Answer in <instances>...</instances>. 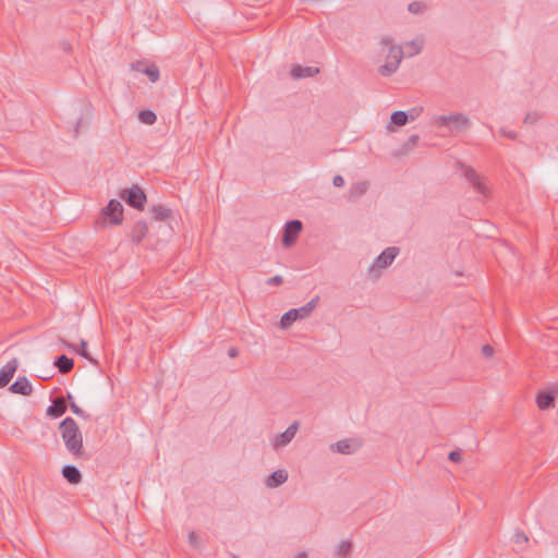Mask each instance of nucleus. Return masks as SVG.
Here are the masks:
<instances>
[{
  "instance_id": "35",
  "label": "nucleus",
  "mask_w": 558,
  "mask_h": 558,
  "mask_svg": "<svg viewBox=\"0 0 558 558\" xmlns=\"http://www.w3.org/2000/svg\"><path fill=\"white\" fill-rule=\"evenodd\" d=\"M482 354L487 359L492 357L494 354V348L490 344H484L482 347Z\"/></svg>"
},
{
  "instance_id": "4",
  "label": "nucleus",
  "mask_w": 558,
  "mask_h": 558,
  "mask_svg": "<svg viewBox=\"0 0 558 558\" xmlns=\"http://www.w3.org/2000/svg\"><path fill=\"white\" fill-rule=\"evenodd\" d=\"M433 122L435 125H437L439 128L447 126V128H450L451 130L453 129L456 131L468 130L471 124L470 119L465 114L460 113V112L436 116V117H434Z\"/></svg>"
},
{
  "instance_id": "12",
  "label": "nucleus",
  "mask_w": 558,
  "mask_h": 558,
  "mask_svg": "<svg viewBox=\"0 0 558 558\" xmlns=\"http://www.w3.org/2000/svg\"><path fill=\"white\" fill-rule=\"evenodd\" d=\"M464 177L472 184V186L474 187V190L477 193L483 194V195L487 194V187L481 181L480 175L473 168L468 167L465 169Z\"/></svg>"
},
{
  "instance_id": "40",
  "label": "nucleus",
  "mask_w": 558,
  "mask_h": 558,
  "mask_svg": "<svg viewBox=\"0 0 558 558\" xmlns=\"http://www.w3.org/2000/svg\"><path fill=\"white\" fill-rule=\"evenodd\" d=\"M332 184L336 186V187H341L344 185V179L342 175L340 174H337L333 177L332 179Z\"/></svg>"
},
{
  "instance_id": "36",
  "label": "nucleus",
  "mask_w": 558,
  "mask_h": 558,
  "mask_svg": "<svg viewBox=\"0 0 558 558\" xmlns=\"http://www.w3.org/2000/svg\"><path fill=\"white\" fill-rule=\"evenodd\" d=\"M379 45L385 48V47H391L393 46L392 45V38L390 36H381L380 39H379Z\"/></svg>"
},
{
  "instance_id": "3",
  "label": "nucleus",
  "mask_w": 558,
  "mask_h": 558,
  "mask_svg": "<svg viewBox=\"0 0 558 558\" xmlns=\"http://www.w3.org/2000/svg\"><path fill=\"white\" fill-rule=\"evenodd\" d=\"M318 300H319V296L316 295L310 302H307L305 305H303L299 308H292V310L286 312L280 319V326L282 328H288L294 322L308 317L311 315V313L317 306Z\"/></svg>"
},
{
  "instance_id": "23",
  "label": "nucleus",
  "mask_w": 558,
  "mask_h": 558,
  "mask_svg": "<svg viewBox=\"0 0 558 558\" xmlns=\"http://www.w3.org/2000/svg\"><path fill=\"white\" fill-rule=\"evenodd\" d=\"M424 41L422 39H413L410 41H407L404 44V47L408 49L405 52L408 57H413L415 54H418L423 49Z\"/></svg>"
},
{
  "instance_id": "18",
  "label": "nucleus",
  "mask_w": 558,
  "mask_h": 558,
  "mask_svg": "<svg viewBox=\"0 0 558 558\" xmlns=\"http://www.w3.org/2000/svg\"><path fill=\"white\" fill-rule=\"evenodd\" d=\"M536 403L541 410H549L555 407V396L550 391H541L536 397Z\"/></svg>"
},
{
  "instance_id": "34",
  "label": "nucleus",
  "mask_w": 558,
  "mask_h": 558,
  "mask_svg": "<svg viewBox=\"0 0 558 558\" xmlns=\"http://www.w3.org/2000/svg\"><path fill=\"white\" fill-rule=\"evenodd\" d=\"M187 542H189V543H190V545H192L193 547H198L199 537H198V535L196 534V532L191 531V532L189 533Z\"/></svg>"
},
{
  "instance_id": "6",
  "label": "nucleus",
  "mask_w": 558,
  "mask_h": 558,
  "mask_svg": "<svg viewBox=\"0 0 558 558\" xmlns=\"http://www.w3.org/2000/svg\"><path fill=\"white\" fill-rule=\"evenodd\" d=\"M404 56L402 46H391L387 54V61L379 66L378 72L383 76L392 75L399 68Z\"/></svg>"
},
{
  "instance_id": "13",
  "label": "nucleus",
  "mask_w": 558,
  "mask_h": 558,
  "mask_svg": "<svg viewBox=\"0 0 558 558\" xmlns=\"http://www.w3.org/2000/svg\"><path fill=\"white\" fill-rule=\"evenodd\" d=\"M17 368V360L12 359L0 369V388L7 386Z\"/></svg>"
},
{
  "instance_id": "41",
  "label": "nucleus",
  "mask_w": 558,
  "mask_h": 558,
  "mask_svg": "<svg viewBox=\"0 0 558 558\" xmlns=\"http://www.w3.org/2000/svg\"><path fill=\"white\" fill-rule=\"evenodd\" d=\"M229 357H236L239 355V350L234 347L229 348L228 350Z\"/></svg>"
},
{
  "instance_id": "30",
  "label": "nucleus",
  "mask_w": 558,
  "mask_h": 558,
  "mask_svg": "<svg viewBox=\"0 0 558 558\" xmlns=\"http://www.w3.org/2000/svg\"><path fill=\"white\" fill-rule=\"evenodd\" d=\"M351 550V542L349 541H342L338 546H337V549H336V555L337 556H345L350 553Z\"/></svg>"
},
{
  "instance_id": "45",
  "label": "nucleus",
  "mask_w": 558,
  "mask_h": 558,
  "mask_svg": "<svg viewBox=\"0 0 558 558\" xmlns=\"http://www.w3.org/2000/svg\"><path fill=\"white\" fill-rule=\"evenodd\" d=\"M294 558H307V554L305 551H301Z\"/></svg>"
},
{
  "instance_id": "29",
  "label": "nucleus",
  "mask_w": 558,
  "mask_h": 558,
  "mask_svg": "<svg viewBox=\"0 0 558 558\" xmlns=\"http://www.w3.org/2000/svg\"><path fill=\"white\" fill-rule=\"evenodd\" d=\"M426 4L420 1H413L409 4L408 10L413 14H421L425 11Z\"/></svg>"
},
{
  "instance_id": "24",
  "label": "nucleus",
  "mask_w": 558,
  "mask_h": 558,
  "mask_svg": "<svg viewBox=\"0 0 558 558\" xmlns=\"http://www.w3.org/2000/svg\"><path fill=\"white\" fill-rule=\"evenodd\" d=\"M66 345L69 348H71L72 350L76 351L83 357L87 359L90 363L97 364V361L94 357H92L89 355V353L87 352V342L85 340H81V342H80L81 349L80 350L76 348L75 344L66 343Z\"/></svg>"
},
{
  "instance_id": "22",
  "label": "nucleus",
  "mask_w": 558,
  "mask_h": 558,
  "mask_svg": "<svg viewBox=\"0 0 558 558\" xmlns=\"http://www.w3.org/2000/svg\"><path fill=\"white\" fill-rule=\"evenodd\" d=\"M409 122L408 116L405 111H393L390 116V124L387 125L389 131H393L395 129L391 125L403 126Z\"/></svg>"
},
{
  "instance_id": "7",
  "label": "nucleus",
  "mask_w": 558,
  "mask_h": 558,
  "mask_svg": "<svg viewBox=\"0 0 558 558\" xmlns=\"http://www.w3.org/2000/svg\"><path fill=\"white\" fill-rule=\"evenodd\" d=\"M120 197L131 207L143 210L146 204V194L145 192L138 186L133 185L128 189H123L120 192Z\"/></svg>"
},
{
  "instance_id": "2",
  "label": "nucleus",
  "mask_w": 558,
  "mask_h": 558,
  "mask_svg": "<svg viewBox=\"0 0 558 558\" xmlns=\"http://www.w3.org/2000/svg\"><path fill=\"white\" fill-rule=\"evenodd\" d=\"M399 253L400 248L397 246H389L385 248L369 266L367 270L369 278L372 280H378L381 276V270L389 267Z\"/></svg>"
},
{
  "instance_id": "43",
  "label": "nucleus",
  "mask_w": 558,
  "mask_h": 558,
  "mask_svg": "<svg viewBox=\"0 0 558 558\" xmlns=\"http://www.w3.org/2000/svg\"><path fill=\"white\" fill-rule=\"evenodd\" d=\"M62 48H63L64 51L69 52V51H71L72 46H71L70 43L64 41V43H62Z\"/></svg>"
},
{
  "instance_id": "8",
  "label": "nucleus",
  "mask_w": 558,
  "mask_h": 558,
  "mask_svg": "<svg viewBox=\"0 0 558 558\" xmlns=\"http://www.w3.org/2000/svg\"><path fill=\"white\" fill-rule=\"evenodd\" d=\"M302 228L303 225L298 219L287 221L283 227V234L281 239L282 245L284 247H290L293 245L299 233L302 231Z\"/></svg>"
},
{
  "instance_id": "10",
  "label": "nucleus",
  "mask_w": 558,
  "mask_h": 558,
  "mask_svg": "<svg viewBox=\"0 0 558 558\" xmlns=\"http://www.w3.org/2000/svg\"><path fill=\"white\" fill-rule=\"evenodd\" d=\"M299 429V423L293 422L283 433L279 434L274 442L272 446L275 449L281 448L290 444V441L294 438L296 432Z\"/></svg>"
},
{
  "instance_id": "11",
  "label": "nucleus",
  "mask_w": 558,
  "mask_h": 558,
  "mask_svg": "<svg viewBox=\"0 0 558 558\" xmlns=\"http://www.w3.org/2000/svg\"><path fill=\"white\" fill-rule=\"evenodd\" d=\"M288 471L284 469H279L274 471L265 480V485L267 488H277L288 480Z\"/></svg>"
},
{
  "instance_id": "33",
  "label": "nucleus",
  "mask_w": 558,
  "mask_h": 558,
  "mask_svg": "<svg viewBox=\"0 0 558 558\" xmlns=\"http://www.w3.org/2000/svg\"><path fill=\"white\" fill-rule=\"evenodd\" d=\"M283 283V278L280 275H276L266 280V284L268 286H281Z\"/></svg>"
},
{
  "instance_id": "42",
  "label": "nucleus",
  "mask_w": 558,
  "mask_h": 558,
  "mask_svg": "<svg viewBox=\"0 0 558 558\" xmlns=\"http://www.w3.org/2000/svg\"><path fill=\"white\" fill-rule=\"evenodd\" d=\"M535 120H536V118L532 117L531 113H527L524 119V123H533Z\"/></svg>"
},
{
  "instance_id": "14",
  "label": "nucleus",
  "mask_w": 558,
  "mask_h": 558,
  "mask_svg": "<svg viewBox=\"0 0 558 558\" xmlns=\"http://www.w3.org/2000/svg\"><path fill=\"white\" fill-rule=\"evenodd\" d=\"M10 390L14 393H19L22 396H31L33 392V387L29 380L25 377H19L11 386Z\"/></svg>"
},
{
  "instance_id": "16",
  "label": "nucleus",
  "mask_w": 558,
  "mask_h": 558,
  "mask_svg": "<svg viewBox=\"0 0 558 558\" xmlns=\"http://www.w3.org/2000/svg\"><path fill=\"white\" fill-rule=\"evenodd\" d=\"M319 73V69L315 66L294 65L291 70V75L294 80L312 77Z\"/></svg>"
},
{
  "instance_id": "20",
  "label": "nucleus",
  "mask_w": 558,
  "mask_h": 558,
  "mask_svg": "<svg viewBox=\"0 0 558 558\" xmlns=\"http://www.w3.org/2000/svg\"><path fill=\"white\" fill-rule=\"evenodd\" d=\"M53 365L58 368L59 373L68 374L74 366V361L65 354L56 357Z\"/></svg>"
},
{
  "instance_id": "37",
  "label": "nucleus",
  "mask_w": 558,
  "mask_h": 558,
  "mask_svg": "<svg viewBox=\"0 0 558 558\" xmlns=\"http://www.w3.org/2000/svg\"><path fill=\"white\" fill-rule=\"evenodd\" d=\"M499 133H500L502 136L508 137V138H510V140H515V138H517V136H518L517 132H514V131H507L505 128H501V129L499 130Z\"/></svg>"
},
{
  "instance_id": "32",
  "label": "nucleus",
  "mask_w": 558,
  "mask_h": 558,
  "mask_svg": "<svg viewBox=\"0 0 558 558\" xmlns=\"http://www.w3.org/2000/svg\"><path fill=\"white\" fill-rule=\"evenodd\" d=\"M70 409L77 416H81L84 420H88L89 418V414H87L85 411H83L75 402H71L70 403Z\"/></svg>"
},
{
  "instance_id": "39",
  "label": "nucleus",
  "mask_w": 558,
  "mask_h": 558,
  "mask_svg": "<svg viewBox=\"0 0 558 558\" xmlns=\"http://www.w3.org/2000/svg\"><path fill=\"white\" fill-rule=\"evenodd\" d=\"M513 539L515 543H526L527 542V536L523 533V532H517L514 535H513Z\"/></svg>"
},
{
  "instance_id": "21",
  "label": "nucleus",
  "mask_w": 558,
  "mask_h": 558,
  "mask_svg": "<svg viewBox=\"0 0 558 558\" xmlns=\"http://www.w3.org/2000/svg\"><path fill=\"white\" fill-rule=\"evenodd\" d=\"M66 411V405L62 399H56L52 401V404L47 409V415L51 417H60Z\"/></svg>"
},
{
  "instance_id": "28",
  "label": "nucleus",
  "mask_w": 558,
  "mask_h": 558,
  "mask_svg": "<svg viewBox=\"0 0 558 558\" xmlns=\"http://www.w3.org/2000/svg\"><path fill=\"white\" fill-rule=\"evenodd\" d=\"M418 141H420V136L417 134H413V135L409 136L407 142L402 145V148H401L402 154H407L410 150H412L414 147H416L418 144Z\"/></svg>"
},
{
  "instance_id": "25",
  "label": "nucleus",
  "mask_w": 558,
  "mask_h": 558,
  "mask_svg": "<svg viewBox=\"0 0 558 558\" xmlns=\"http://www.w3.org/2000/svg\"><path fill=\"white\" fill-rule=\"evenodd\" d=\"M367 189H368L367 182H357L351 186L350 196L354 197V198L361 197L362 195H364L366 193Z\"/></svg>"
},
{
  "instance_id": "26",
  "label": "nucleus",
  "mask_w": 558,
  "mask_h": 558,
  "mask_svg": "<svg viewBox=\"0 0 558 558\" xmlns=\"http://www.w3.org/2000/svg\"><path fill=\"white\" fill-rule=\"evenodd\" d=\"M151 213L154 215V218L159 221L166 220L170 215V210L162 205L154 206L151 208Z\"/></svg>"
},
{
  "instance_id": "5",
  "label": "nucleus",
  "mask_w": 558,
  "mask_h": 558,
  "mask_svg": "<svg viewBox=\"0 0 558 558\" xmlns=\"http://www.w3.org/2000/svg\"><path fill=\"white\" fill-rule=\"evenodd\" d=\"M123 219V206L118 199H110L105 208L101 209L100 217L96 221L97 225L106 226L120 225Z\"/></svg>"
},
{
  "instance_id": "19",
  "label": "nucleus",
  "mask_w": 558,
  "mask_h": 558,
  "mask_svg": "<svg viewBox=\"0 0 558 558\" xmlns=\"http://www.w3.org/2000/svg\"><path fill=\"white\" fill-rule=\"evenodd\" d=\"M148 227L146 221L138 220L131 231V238L134 243H140L147 234Z\"/></svg>"
},
{
  "instance_id": "31",
  "label": "nucleus",
  "mask_w": 558,
  "mask_h": 558,
  "mask_svg": "<svg viewBox=\"0 0 558 558\" xmlns=\"http://www.w3.org/2000/svg\"><path fill=\"white\" fill-rule=\"evenodd\" d=\"M422 112H423V107H413V108L409 109L408 111H405L409 122L417 119L422 114Z\"/></svg>"
},
{
  "instance_id": "1",
  "label": "nucleus",
  "mask_w": 558,
  "mask_h": 558,
  "mask_svg": "<svg viewBox=\"0 0 558 558\" xmlns=\"http://www.w3.org/2000/svg\"><path fill=\"white\" fill-rule=\"evenodd\" d=\"M59 430L66 450L76 459L84 458L83 436L74 418L68 416L61 421Z\"/></svg>"
},
{
  "instance_id": "27",
  "label": "nucleus",
  "mask_w": 558,
  "mask_h": 558,
  "mask_svg": "<svg viewBox=\"0 0 558 558\" xmlns=\"http://www.w3.org/2000/svg\"><path fill=\"white\" fill-rule=\"evenodd\" d=\"M138 118L145 124H154L157 120L156 113L151 110L140 111Z\"/></svg>"
},
{
  "instance_id": "9",
  "label": "nucleus",
  "mask_w": 558,
  "mask_h": 558,
  "mask_svg": "<svg viewBox=\"0 0 558 558\" xmlns=\"http://www.w3.org/2000/svg\"><path fill=\"white\" fill-rule=\"evenodd\" d=\"M361 442L357 439H342L330 445V450L342 454H351L357 451Z\"/></svg>"
},
{
  "instance_id": "17",
  "label": "nucleus",
  "mask_w": 558,
  "mask_h": 558,
  "mask_svg": "<svg viewBox=\"0 0 558 558\" xmlns=\"http://www.w3.org/2000/svg\"><path fill=\"white\" fill-rule=\"evenodd\" d=\"M132 68L138 72L146 74L151 83H155L159 80V69L155 64L144 65L143 63L137 62L136 64L133 63Z\"/></svg>"
},
{
  "instance_id": "44",
  "label": "nucleus",
  "mask_w": 558,
  "mask_h": 558,
  "mask_svg": "<svg viewBox=\"0 0 558 558\" xmlns=\"http://www.w3.org/2000/svg\"><path fill=\"white\" fill-rule=\"evenodd\" d=\"M81 124H82V119H78L75 124V136H77V134L80 132Z\"/></svg>"
},
{
  "instance_id": "38",
  "label": "nucleus",
  "mask_w": 558,
  "mask_h": 558,
  "mask_svg": "<svg viewBox=\"0 0 558 558\" xmlns=\"http://www.w3.org/2000/svg\"><path fill=\"white\" fill-rule=\"evenodd\" d=\"M448 459L452 462H460L462 460V454L458 450H453L449 453Z\"/></svg>"
},
{
  "instance_id": "15",
  "label": "nucleus",
  "mask_w": 558,
  "mask_h": 558,
  "mask_svg": "<svg viewBox=\"0 0 558 558\" xmlns=\"http://www.w3.org/2000/svg\"><path fill=\"white\" fill-rule=\"evenodd\" d=\"M61 473L62 476L72 485H76L82 481V473L75 465H64Z\"/></svg>"
}]
</instances>
